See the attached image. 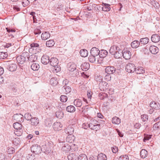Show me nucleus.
Instances as JSON below:
<instances>
[{
	"label": "nucleus",
	"mask_w": 160,
	"mask_h": 160,
	"mask_svg": "<svg viewBox=\"0 0 160 160\" xmlns=\"http://www.w3.org/2000/svg\"><path fill=\"white\" fill-rule=\"evenodd\" d=\"M6 68L10 71L14 72L16 71L17 68V65L12 63L10 61H8L6 64Z\"/></svg>",
	"instance_id": "nucleus-5"
},
{
	"label": "nucleus",
	"mask_w": 160,
	"mask_h": 160,
	"mask_svg": "<svg viewBox=\"0 0 160 160\" xmlns=\"http://www.w3.org/2000/svg\"><path fill=\"white\" fill-rule=\"evenodd\" d=\"M152 135H144V138L143 139V141L145 142L149 140L152 138Z\"/></svg>",
	"instance_id": "nucleus-50"
},
{
	"label": "nucleus",
	"mask_w": 160,
	"mask_h": 160,
	"mask_svg": "<svg viewBox=\"0 0 160 160\" xmlns=\"http://www.w3.org/2000/svg\"><path fill=\"white\" fill-rule=\"evenodd\" d=\"M22 125L18 122H15L13 124V127L16 130H20L22 128Z\"/></svg>",
	"instance_id": "nucleus-34"
},
{
	"label": "nucleus",
	"mask_w": 160,
	"mask_h": 160,
	"mask_svg": "<svg viewBox=\"0 0 160 160\" xmlns=\"http://www.w3.org/2000/svg\"><path fill=\"white\" fill-rule=\"evenodd\" d=\"M98 160H107V158L105 154L101 153L98 155Z\"/></svg>",
	"instance_id": "nucleus-36"
},
{
	"label": "nucleus",
	"mask_w": 160,
	"mask_h": 160,
	"mask_svg": "<svg viewBox=\"0 0 160 160\" xmlns=\"http://www.w3.org/2000/svg\"><path fill=\"white\" fill-rule=\"evenodd\" d=\"M68 160H78V156L73 153L70 154L68 157Z\"/></svg>",
	"instance_id": "nucleus-28"
},
{
	"label": "nucleus",
	"mask_w": 160,
	"mask_h": 160,
	"mask_svg": "<svg viewBox=\"0 0 160 160\" xmlns=\"http://www.w3.org/2000/svg\"><path fill=\"white\" fill-rule=\"evenodd\" d=\"M151 39L152 42H157L159 41L160 40V37L158 34H153L152 35Z\"/></svg>",
	"instance_id": "nucleus-21"
},
{
	"label": "nucleus",
	"mask_w": 160,
	"mask_h": 160,
	"mask_svg": "<svg viewBox=\"0 0 160 160\" xmlns=\"http://www.w3.org/2000/svg\"><path fill=\"white\" fill-rule=\"evenodd\" d=\"M31 48L29 49V50L30 52L33 51V52L36 53L38 52H39V51L38 50L37 51H34V48H39V45L38 43H32L30 44Z\"/></svg>",
	"instance_id": "nucleus-18"
},
{
	"label": "nucleus",
	"mask_w": 160,
	"mask_h": 160,
	"mask_svg": "<svg viewBox=\"0 0 160 160\" xmlns=\"http://www.w3.org/2000/svg\"><path fill=\"white\" fill-rule=\"evenodd\" d=\"M149 40V39L148 38H145L141 39L139 42H140L141 44H145L148 42Z\"/></svg>",
	"instance_id": "nucleus-43"
},
{
	"label": "nucleus",
	"mask_w": 160,
	"mask_h": 160,
	"mask_svg": "<svg viewBox=\"0 0 160 160\" xmlns=\"http://www.w3.org/2000/svg\"><path fill=\"white\" fill-rule=\"evenodd\" d=\"M62 125L59 122H55L53 125V128L55 131H58L62 129Z\"/></svg>",
	"instance_id": "nucleus-12"
},
{
	"label": "nucleus",
	"mask_w": 160,
	"mask_h": 160,
	"mask_svg": "<svg viewBox=\"0 0 160 160\" xmlns=\"http://www.w3.org/2000/svg\"><path fill=\"white\" fill-rule=\"evenodd\" d=\"M140 44V42L137 40H135L131 43V46L133 48H136L138 47Z\"/></svg>",
	"instance_id": "nucleus-35"
},
{
	"label": "nucleus",
	"mask_w": 160,
	"mask_h": 160,
	"mask_svg": "<svg viewBox=\"0 0 160 160\" xmlns=\"http://www.w3.org/2000/svg\"><path fill=\"white\" fill-rule=\"evenodd\" d=\"M0 160H8V159L5 157L4 155L2 153H0Z\"/></svg>",
	"instance_id": "nucleus-62"
},
{
	"label": "nucleus",
	"mask_w": 160,
	"mask_h": 160,
	"mask_svg": "<svg viewBox=\"0 0 160 160\" xmlns=\"http://www.w3.org/2000/svg\"><path fill=\"white\" fill-rule=\"evenodd\" d=\"M118 48H119V47L116 45H113L111 46L109 50L110 53L112 55H113L115 53V52L118 51V50H117Z\"/></svg>",
	"instance_id": "nucleus-27"
},
{
	"label": "nucleus",
	"mask_w": 160,
	"mask_h": 160,
	"mask_svg": "<svg viewBox=\"0 0 160 160\" xmlns=\"http://www.w3.org/2000/svg\"><path fill=\"white\" fill-rule=\"evenodd\" d=\"M75 137L73 135H68L67 138V141L70 143H72L74 141Z\"/></svg>",
	"instance_id": "nucleus-42"
},
{
	"label": "nucleus",
	"mask_w": 160,
	"mask_h": 160,
	"mask_svg": "<svg viewBox=\"0 0 160 160\" xmlns=\"http://www.w3.org/2000/svg\"><path fill=\"white\" fill-rule=\"evenodd\" d=\"M87 126H89L91 129L97 131L100 128V124L98 123V122L95 120L92 119L90 120V123L87 124Z\"/></svg>",
	"instance_id": "nucleus-3"
},
{
	"label": "nucleus",
	"mask_w": 160,
	"mask_h": 160,
	"mask_svg": "<svg viewBox=\"0 0 160 160\" xmlns=\"http://www.w3.org/2000/svg\"><path fill=\"white\" fill-rule=\"evenodd\" d=\"M34 159L35 158L34 157V155H30L29 156L27 160H34Z\"/></svg>",
	"instance_id": "nucleus-64"
},
{
	"label": "nucleus",
	"mask_w": 160,
	"mask_h": 160,
	"mask_svg": "<svg viewBox=\"0 0 160 160\" xmlns=\"http://www.w3.org/2000/svg\"><path fill=\"white\" fill-rule=\"evenodd\" d=\"M66 110L69 112H73L75 111V108L73 106L70 105L67 107Z\"/></svg>",
	"instance_id": "nucleus-37"
},
{
	"label": "nucleus",
	"mask_w": 160,
	"mask_h": 160,
	"mask_svg": "<svg viewBox=\"0 0 160 160\" xmlns=\"http://www.w3.org/2000/svg\"><path fill=\"white\" fill-rule=\"evenodd\" d=\"M78 160H88L87 156L84 154H81L78 156Z\"/></svg>",
	"instance_id": "nucleus-49"
},
{
	"label": "nucleus",
	"mask_w": 160,
	"mask_h": 160,
	"mask_svg": "<svg viewBox=\"0 0 160 160\" xmlns=\"http://www.w3.org/2000/svg\"><path fill=\"white\" fill-rule=\"evenodd\" d=\"M81 67L83 71H86L89 68L90 65L89 63L85 62L82 64Z\"/></svg>",
	"instance_id": "nucleus-24"
},
{
	"label": "nucleus",
	"mask_w": 160,
	"mask_h": 160,
	"mask_svg": "<svg viewBox=\"0 0 160 160\" xmlns=\"http://www.w3.org/2000/svg\"><path fill=\"white\" fill-rule=\"evenodd\" d=\"M100 51L96 47H93L92 48L90 51L91 55H94L98 57H99Z\"/></svg>",
	"instance_id": "nucleus-11"
},
{
	"label": "nucleus",
	"mask_w": 160,
	"mask_h": 160,
	"mask_svg": "<svg viewBox=\"0 0 160 160\" xmlns=\"http://www.w3.org/2000/svg\"><path fill=\"white\" fill-rule=\"evenodd\" d=\"M80 55L83 57H85L88 56V51L84 49L81 50L79 52Z\"/></svg>",
	"instance_id": "nucleus-29"
},
{
	"label": "nucleus",
	"mask_w": 160,
	"mask_h": 160,
	"mask_svg": "<svg viewBox=\"0 0 160 160\" xmlns=\"http://www.w3.org/2000/svg\"><path fill=\"white\" fill-rule=\"evenodd\" d=\"M150 107L155 110H159L160 109V104L155 101L151 102L150 104Z\"/></svg>",
	"instance_id": "nucleus-14"
},
{
	"label": "nucleus",
	"mask_w": 160,
	"mask_h": 160,
	"mask_svg": "<svg viewBox=\"0 0 160 160\" xmlns=\"http://www.w3.org/2000/svg\"><path fill=\"white\" fill-rule=\"evenodd\" d=\"M104 79L105 80L107 81H110L111 79V75L108 74H107L105 76Z\"/></svg>",
	"instance_id": "nucleus-58"
},
{
	"label": "nucleus",
	"mask_w": 160,
	"mask_h": 160,
	"mask_svg": "<svg viewBox=\"0 0 160 160\" xmlns=\"http://www.w3.org/2000/svg\"><path fill=\"white\" fill-rule=\"evenodd\" d=\"M115 53L113 55L114 57L116 58H121L122 54V51L120 48H118V49Z\"/></svg>",
	"instance_id": "nucleus-17"
},
{
	"label": "nucleus",
	"mask_w": 160,
	"mask_h": 160,
	"mask_svg": "<svg viewBox=\"0 0 160 160\" xmlns=\"http://www.w3.org/2000/svg\"><path fill=\"white\" fill-rule=\"evenodd\" d=\"M76 69V66L74 63H72L68 68V70L70 72L73 71Z\"/></svg>",
	"instance_id": "nucleus-46"
},
{
	"label": "nucleus",
	"mask_w": 160,
	"mask_h": 160,
	"mask_svg": "<svg viewBox=\"0 0 160 160\" xmlns=\"http://www.w3.org/2000/svg\"><path fill=\"white\" fill-rule=\"evenodd\" d=\"M12 142L14 145H17L20 143V140L18 138H15L12 140Z\"/></svg>",
	"instance_id": "nucleus-52"
},
{
	"label": "nucleus",
	"mask_w": 160,
	"mask_h": 160,
	"mask_svg": "<svg viewBox=\"0 0 160 160\" xmlns=\"http://www.w3.org/2000/svg\"><path fill=\"white\" fill-rule=\"evenodd\" d=\"M96 60L98 61V57L94 55H91L88 57V60L91 63L94 62Z\"/></svg>",
	"instance_id": "nucleus-33"
},
{
	"label": "nucleus",
	"mask_w": 160,
	"mask_h": 160,
	"mask_svg": "<svg viewBox=\"0 0 160 160\" xmlns=\"http://www.w3.org/2000/svg\"><path fill=\"white\" fill-rule=\"evenodd\" d=\"M71 149V148L70 145L67 143H65L63 144L62 147V150L65 152H69Z\"/></svg>",
	"instance_id": "nucleus-23"
},
{
	"label": "nucleus",
	"mask_w": 160,
	"mask_h": 160,
	"mask_svg": "<svg viewBox=\"0 0 160 160\" xmlns=\"http://www.w3.org/2000/svg\"><path fill=\"white\" fill-rule=\"evenodd\" d=\"M28 52H23L20 56H18L16 58L17 61L18 63L22 64L26 61L27 56H29Z\"/></svg>",
	"instance_id": "nucleus-4"
},
{
	"label": "nucleus",
	"mask_w": 160,
	"mask_h": 160,
	"mask_svg": "<svg viewBox=\"0 0 160 160\" xmlns=\"http://www.w3.org/2000/svg\"><path fill=\"white\" fill-rule=\"evenodd\" d=\"M6 53L3 52H0V59H2L6 58L7 54Z\"/></svg>",
	"instance_id": "nucleus-59"
},
{
	"label": "nucleus",
	"mask_w": 160,
	"mask_h": 160,
	"mask_svg": "<svg viewBox=\"0 0 160 160\" xmlns=\"http://www.w3.org/2000/svg\"><path fill=\"white\" fill-rule=\"evenodd\" d=\"M50 65L54 67V69L56 72H59L61 70V68L58 65V60L56 58H51L49 62Z\"/></svg>",
	"instance_id": "nucleus-2"
},
{
	"label": "nucleus",
	"mask_w": 160,
	"mask_h": 160,
	"mask_svg": "<svg viewBox=\"0 0 160 160\" xmlns=\"http://www.w3.org/2000/svg\"><path fill=\"white\" fill-rule=\"evenodd\" d=\"M74 129L73 125H70L65 130V133L69 135H72L73 133Z\"/></svg>",
	"instance_id": "nucleus-13"
},
{
	"label": "nucleus",
	"mask_w": 160,
	"mask_h": 160,
	"mask_svg": "<svg viewBox=\"0 0 160 160\" xmlns=\"http://www.w3.org/2000/svg\"><path fill=\"white\" fill-rule=\"evenodd\" d=\"M13 119L15 121L18 122H23L24 120L23 116L21 114L17 113L13 115Z\"/></svg>",
	"instance_id": "nucleus-9"
},
{
	"label": "nucleus",
	"mask_w": 160,
	"mask_h": 160,
	"mask_svg": "<svg viewBox=\"0 0 160 160\" xmlns=\"http://www.w3.org/2000/svg\"><path fill=\"white\" fill-rule=\"evenodd\" d=\"M50 83L53 86H56L58 83L57 79L56 78H52L50 81Z\"/></svg>",
	"instance_id": "nucleus-39"
},
{
	"label": "nucleus",
	"mask_w": 160,
	"mask_h": 160,
	"mask_svg": "<svg viewBox=\"0 0 160 160\" xmlns=\"http://www.w3.org/2000/svg\"><path fill=\"white\" fill-rule=\"evenodd\" d=\"M7 152L9 154H12L15 152L14 148L12 147L8 148Z\"/></svg>",
	"instance_id": "nucleus-55"
},
{
	"label": "nucleus",
	"mask_w": 160,
	"mask_h": 160,
	"mask_svg": "<svg viewBox=\"0 0 160 160\" xmlns=\"http://www.w3.org/2000/svg\"><path fill=\"white\" fill-rule=\"evenodd\" d=\"M108 52L105 50H101L100 51L99 57L101 58H104L107 55Z\"/></svg>",
	"instance_id": "nucleus-30"
},
{
	"label": "nucleus",
	"mask_w": 160,
	"mask_h": 160,
	"mask_svg": "<svg viewBox=\"0 0 160 160\" xmlns=\"http://www.w3.org/2000/svg\"><path fill=\"white\" fill-rule=\"evenodd\" d=\"M71 91V88L68 86H64L59 90L61 94H66L70 92Z\"/></svg>",
	"instance_id": "nucleus-7"
},
{
	"label": "nucleus",
	"mask_w": 160,
	"mask_h": 160,
	"mask_svg": "<svg viewBox=\"0 0 160 160\" xmlns=\"http://www.w3.org/2000/svg\"><path fill=\"white\" fill-rule=\"evenodd\" d=\"M110 4H108L106 6H105L104 7L102 8V10L103 11H108L110 10L111 8L110 7Z\"/></svg>",
	"instance_id": "nucleus-56"
},
{
	"label": "nucleus",
	"mask_w": 160,
	"mask_h": 160,
	"mask_svg": "<svg viewBox=\"0 0 160 160\" xmlns=\"http://www.w3.org/2000/svg\"><path fill=\"white\" fill-rule=\"evenodd\" d=\"M141 119L143 122H147L148 120V116L147 114L142 115L141 116Z\"/></svg>",
	"instance_id": "nucleus-48"
},
{
	"label": "nucleus",
	"mask_w": 160,
	"mask_h": 160,
	"mask_svg": "<svg viewBox=\"0 0 160 160\" xmlns=\"http://www.w3.org/2000/svg\"><path fill=\"white\" fill-rule=\"evenodd\" d=\"M56 117L58 118L61 119L63 116V113L61 111H58L55 113Z\"/></svg>",
	"instance_id": "nucleus-44"
},
{
	"label": "nucleus",
	"mask_w": 160,
	"mask_h": 160,
	"mask_svg": "<svg viewBox=\"0 0 160 160\" xmlns=\"http://www.w3.org/2000/svg\"><path fill=\"white\" fill-rule=\"evenodd\" d=\"M55 44L53 40H50L46 42V45L47 47H52Z\"/></svg>",
	"instance_id": "nucleus-41"
},
{
	"label": "nucleus",
	"mask_w": 160,
	"mask_h": 160,
	"mask_svg": "<svg viewBox=\"0 0 160 160\" xmlns=\"http://www.w3.org/2000/svg\"><path fill=\"white\" fill-rule=\"evenodd\" d=\"M115 68L113 66H107L105 68L106 72L109 75L113 74L115 72Z\"/></svg>",
	"instance_id": "nucleus-10"
},
{
	"label": "nucleus",
	"mask_w": 160,
	"mask_h": 160,
	"mask_svg": "<svg viewBox=\"0 0 160 160\" xmlns=\"http://www.w3.org/2000/svg\"><path fill=\"white\" fill-rule=\"evenodd\" d=\"M72 72V75L73 77H77L79 75V72L78 70L76 69L73 71H71Z\"/></svg>",
	"instance_id": "nucleus-57"
},
{
	"label": "nucleus",
	"mask_w": 160,
	"mask_h": 160,
	"mask_svg": "<svg viewBox=\"0 0 160 160\" xmlns=\"http://www.w3.org/2000/svg\"><path fill=\"white\" fill-rule=\"evenodd\" d=\"M60 100L62 102H65L68 100V97L66 96L62 95L60 97Z\"/></svg>",
	"instance_id": "nucleus-54"
},
{
	"label": "nucleus",
	"mask_w": 160,
	"mask_h": 160,
	"mask_svg": "<svg viewBox=\"0 0 160 160\" xmlns=\"http://www.w3.org/2000/svg\"><path fill=\"white\" fill-rule=\"evenodd\" d=\"M137 74H143L145 72V70L143 68L141 67H138L135 68V71Z\"/></svg>",
	"instance_id": "nucleus-22"
},
{
	"label": "nucleus",
	"mask_w": 160,
	"mask_h": 160,
	"mask_svg": "<svg viewBox=\"0 0 160 160\" xmlns=\"http://www.w3.org/2000/svg\"><path fill=\"white\" fill-rule=\"evenodd\" d=\"M112 122L113 124H118L121 122V119L118 117H115L112 118Z\"/></svg>",
	"instance_id": "nucleus-32"
},
{
	"label": "nucleus",
	"mask_w": 160,
	"mask_h": 160,
	"mask_svg": "<svg viewBox=\"0 0 160 160\" xmlns=\"http://www.w3.org/2000/svg\"><path fill=\"white\" fill-rule=\"evenodd\" d=\"M34 33L35 34H39L41 33V32L39 29H37L34 30Z\"/></svg>",
	"instance_id": "nucleus-63"
},
{
	"label": "nucleus",
	"mask_w": 160,
	"mask_h": 160,
	"mask_svg": "<svg viewBox=\"0 0 160 160\" xmlns=\"http://www.w3.org/2000/svg\"><path fill=\"white\" fill-rule=\"evenodd\" d=\"M50 34L48 32H45L41 35V38L42 40H46L50 38Z\"/></svg>",
	"instance_id": "nucleus-26"
},
{
	"label": "nucleus",
	"mask_w": 160,
	"mask_h": 160,
	"mask_svg": "<svg viewBox=\"0 0 160 160\" xmlns=\"http://www.w3.org/2000/svg\"><path fill=\"white\" fill-rule=\"evenodd\" d=\"M153 128L155 130L160 129V121H159L154 124Z\"/></svg>",
	"instance_id": "nucleus-45"
},
{
	"label": "nucleus",
	"mask_w": 160,
	"mask_h": 160,
	"mask_svg": "<svg viewBox=\"0 0 160 160\" xmlns=\"http://www.w3.org/2000/svg\"><path fill=\"white\" fill-rule=\"evenodd\" d=\"M119 160H129V158L127 155H122L119 157Z\"/></svg>",
	"instance_id": "nucleus-51"
},
{
	"label": "nucleus",
	"mask_w": 160,
	"mask_h": 160,
	"mask_svg": "<svg viewBox=\"0 0 160 160\" xmlns=\"http://www.w3.org/2000/svg\"><path fill=\"white\" fill-rule=\"evenodd\" d=\"M96 81L99 82V88L101 91H105L108 88V83L102 81V77L99 76L98 77V79L96 78Z\"/></svg>",
	"instance_id": "nucleus-1"
},
{
	"label": "nucleus",
	"mask_w": 160,
	"mask_h": 160,
	"mask_svg": "<svg viewBox=\"0 0 160 160\" xmlns=\"http://www.w3.org/2000/svg\"><path fill=\"white\" fill-rule=\"evenodd\" d=\"M149 50L150 52L152 54H157L159 51L158 48L155 46H151L149 48Z\"/></svg>",
	"instance_id": "nucleus-20"
},
{
	"label": "nucleus",
	"mask_w": 160,
	"mask_h": 160,
	"mask_svg": "<svg viewBox=\"0 0 160 160\" xmlns=\"http://www.w3.org/2000/svg\"><path fill=\"white\" fill-rule=\"evenodd\" d=\"M50 60L49 56L45 55L42 57L41 59L42 63L45 65L48 64Z\"/></svg>",
	"instance_id": "nucleus-15"
},
{
	"label": "nucleus",
	"mask_w": 160,
	"mask_h": 160,
	"mask_svg": "<svg viewBox=\"0 0 160 160\" xmlns=\"http://www.w3.org/2000/svg\"><path fill=\"white\" fill-rule=\"evenodd\" d=\"M32 152L36 154H38L41 153L42 149L40 146L37 144L32 145L31 148Z\"/></svg>",
	"instance_id": "nucleus-6"
},
{
	"label": "nucleus",
	"mask_w": 160,
	"mask_h": 160,
	"mask_svg": "<svg viewBox=\"0 0 160 160\" xmlns=\"http://www.w3.org/2000/svg\"><path fill=\"white\" fill-rule=\"evenodd\" d=\"M135 66L133 64L129 63L126 65L125 69L127 72L129 73H132L135 71Z\"/></svg>",
	"instance_id": "nucleus-8"
},
{
	"label": "nucleus",
	"mask_w": 160,
	"mask_h": 160,
	"mask_svg": "<svg viewBox=\"0 0 160 160\" xmlns=\"http://www.w3.org/2000/svg\"><path fill=\"white\" fill-rule=\"evenodd\" d=\"M74 105L77 107H80L82 105V102L81 100L79 99H76L74 101Z\"/></svg>",
	"instance_id": "nucleus-31"
},
{
	"label": "nucleus",
	"mask_w": 160,
	"mask_h": 160,
	"mask_svg": "<svg viewBox=\"0 0 160 160\" xmlns=\"http://www.w3.org/2000/svg\"><path fill=\"white\" fill-rule=\"evenodd\" d=\"M27 58L30 62H35L37 59V57L34 54H32L29 57L27 56Z\"/></svg>",
	"instance_id": "nucleus-25"
},
{
	"label": "nucleus",
	"mask_w": 160,
	"mask_h": 160,
	"mask_svg": "<svg viewBox=\"0 0 160 160\" xmlns=\"http://www.w3.org/2000/svg\"><path fill=\"white\" fill-rule=\"evenodd\" d=\"M24 118L28 121H30L32 118V116L29 113H26L24 115Z\"/></svg>",
	"instance_id": "nucleus-47"
},
{
	"label": "nucleus",
	"mask_w": 160,
	"mask_h": 160,
	"mask_svg": "<svg viewBox=\"0 0 160 160\" xmlns=\"http://www.w3.org/2000/svg\"><path fill=\"white\" fill-rule=\"evenodd\" d=\"M95 6L94 4H88L87 7V9L89 11H91L93 9V7Z\"/></svg>",
	"instance_id": "nucleus-53"
},
{
	"label": "nucleus",
	"mask_w": 160,
	"mask_h": 160,
	"mask_svg": "<svg viewBox=\"0 0 160 160\" xmlns=\"http://www.w3.org/2000/svg\"><path fill=\"white\" fill-rule=\"evenodd\" d=\"M31 68L33 71L38 70L39 68V65L36 63H33L31 66Z\"/></svg>",
	"instance_id": "nucleus-40"
},
{
	"label": "nucleus",
	"mask_w": 160,
	"mask_h": 160,
	"mask_svg": "<svg viewBox=\"0 0 160 160\" xmlns=\"http://www.w3.org/2000/svg\"><path fill=\"white\" fill-rule=\"evenodd\" d=\"M31 124L32 126H37L39 123V119L37 117H32V118L30 120Z\"/></svg>",
	"instance_id": "nucleus-16"
},
{
	"label": "nucleus",
	"mask_w": 160,
	"mask_h": 160,
	"mask_svg": "<svg viewBox=\"0 0 160 160\" xmlns=\"http://www.w3.org/2000/svg\"><path fill=\"white\" fill-rule=\"evenodd\" d=\"M122 56L125 59L128 60L131 57V53L129 51H125L123 52H122Z\"/></svg>",
	"instance_id": "nucleus-19"
},
{
	"label": "nucleus",
	"mask_w": 160,
	"mask_h": 160,
	"mask_svg": "<svg viewBox=\"0 0 160 160\" xmlns=\"http://www.w3.org/2000/svg\"><path fill=\"white\" fill-rule=\"evenodd\" d=\"M112 152L114 153H116L118 151V148L115 146H114L111 148Z\"/></svg>",
	"instance_id": "nucleus-61"
},
{
	"label": "nucleus",
	"mask_w": 160,
	"mask_h": 160,
	"mask_svg": "<svg viewBox=\"0 0 160 160\" xmlns=\"http://www.w3.org/2000/svg\"><path fill=\"white\" fill-rule=\"evenodd\" d=\"M29 3V2L28 0H23L22 2V4L24 7L28 6Z\"/></svg>",
	"instance_id": "nucleus-60"
},
{
	"label": "nucleus",
	"mask_w": 160,
	"mask_h": 160,
	"mask_svg": "<svg viewBox=\"0 0 160 160\" xmlns=\"http://www.w3.org/2000/svg\"><path fill=\"white\" fill-rule=\"evenodd\" d=\"M148 154V152L145 149H142L141 151L140 155L143 158H145L147 156Z\"/></svg>",
	"instance_id": "nucleus-38"
}]
</instances>
